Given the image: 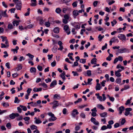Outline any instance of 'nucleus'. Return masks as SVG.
<instances>
[{
	"instance_id": "nucleus-1",
	"label": "nucleus",
	"mask_w": 133,
	"mask_h": 133,
	"mask_svg": "<svg viewBox=\"0 0 133 133\" xmlns=\"http://www.w3.org/2000/svg\"><path fill=\"white\" fill-rule=\"evenodd\" d=\"M50 105H52V104H53L52 108L54 109H55L59 105H61V104L58 103V101H54L50 103Z\"/></svg>"
},
{
	"instance_id": "nucleus-2",
	"label": "nucleus",
	"mask_w": 133,
	"mask_h": 133,
	"mask_svg": "<svg viewBox=\"0 0 133 133\" xmlns=\"http://www.w3.org/2000/svg\"><path fill=\"white\" fill-rule=\"evenodd\" d=\"M16 8L17 10H21L22 8V3L21 1L20 0L18 2L15 3Z\"/></svg>"
},
{
	"instance_id": "nucleus-3",
	"label": "nucleus",
	"mask_w": 133,
	"mask_h": 133,
	"mask_svg": "<svg viewBox=\"0 0 133 133\" xmlns=\"http://www.w3.org/2000/svg\"><path fill=\"white\" fill-rule=\"evenodd\" d=\"M72 25L76 29H79L80 28V25L78 23L74 22L72 24Z\"/></svg>"
},
{
	"instance_id": "nucleus-4",
	"label": "nucleus",
	"mask_w": 133,
	"mask_h": 133,
	"mask_svg": "<svg viewBox=\"0 0 133 133\" xmlns=\"http://www.w3.org/2000/svg\"><path fill=\"white\" fill-rule=\"evenodd\" d=\"M91 121L92 122L96 125H98L99 124V123L96 120V119L94 118L91 117Z\"/></svg>"
},
{
	"instance_id": "nucleus-5",
	"label": "nucleus",
	"mask_w": 133,
	"mask_h": 133,
	"mask_svg": "<svg viewBox=\"0 0 133 133\" xmlns=\"http://www.w3.org/2000/svg\"><path fill=\"white\" fill-rule=\"evenodd\" d=\"M118 37L122 40L125 41L126 39V37L124 34H119L118 36Z\"/></svg>"
},
{
	"instance_id": "nucleus-6",
	"label": "nucleus",
	"mask_w": 133,
	"mask_h": 133,
	"mask_svg": "<svg viewBox=\"0 0 133 133\" xmlns=\"http://www.w3.org/2000/svg\"><path fill=\"white\" fill-rule=\"evenodd\" d=\"M79 114L78 112L77 111V110L76 109H74L72 111L71 113V115L72 116L74 117H75V115H78Z\"/></svg>"
},
{
	"instance_id": "nucleus-7",
	"label": "nucleus",
	"mask_w": 133,
	"mask_h": 133,
	"mask_svg": "<svg viewBox=\"0 0 133 133\" xmlns=\"http://www.w3.org/2000/svg\"><path fill=\"white\" fill-rule=\"evenodd\" d=\"M64 29L65 31L68 35H69L70 34V32L69 31V26L68 25H65L64 27Z\"/></svg>"
},
{
	"instance_id": "nucleus-8",
	"label": "nucleus",
	"mask_w": 133,
	"mask_h": 133,
	"mask_svg": "<svg viewBox=\"0 0 133 133\" xmlns=\"http://www.w3.org/2000/svg\"><path fill=\"white\" fill-rule=\"evenodd\" d=\"M127 49L126 48L121 49H119L117 51L118 53H122L124 52H125L127 51Z\"/></svg>"
},
{
	"instance_id": "nucleus-9",
	"label": "nucleus",
	"mask_w": 133,
	"mask_h": 133,
	"mask_svg": "<svg viewBox=\"0 0 133 133\" xmlns=\"http://www.w3.org/2000/svg\"><path fill=\"white\" fill-rule=\"evenodd\" d=\"M57 84V82L56 80H54L51 83L50 85V86L51 88H54L55 87V85Z\"/></svg>"
},
{
	"instance_id": "nucleus-10",
	"label": "nucleus",
	"mask_w": 133,
	"mask_h": 133,
	"mask_svg": "<svg viewBox=\"0 0 133 133\" xmlns=\"http://www.w3.org/2000/svg\"><path fill=\"white\" fill-rule=\"evenodd\" d=\"M72 14L74 18H75L76 17L79 15L78 10H74L72 12Z\"/></svg>"
},
{
	"instance_id": "nucleus-11",
	"label": "nucleus",
	"mask_w": 133,
	"mask_h": 133,
	"mask_svg": "<svg viewBox=\"0 0 133 133\" xmlns=\"http://www.w3.org/2000/svg\"><path fill=\"white\" fill-rule=\"evenodd\" d=\"M125 109L124 107L123 106H121L119 108L118 110L119 112V114H122V112Z\"/></svg>"
},
{
	"instance_id": "nucleus-12",
	"label": "nucleus",
	"mask_w": 133,
	"mask_h": 133,
	"mask_svg": "<svg viewBox=\"0 0 133 133\" xmlns=\"http://www.w3.org/2000/svg\"><path fill=\"white\" fill-rule=\"evenodd\" d=\"M32 3L30 5L31 6H35L36 5V0H31Z\"/></svg>"
},
{
	"instance_id": "nucleus-13",
	"label": "nucleus",
	"mask_w": 133,
	"mask_h": 133,
	"mask_svg": "<svg viewBox=\"0 0 133 133\" xmlns=\"http://www.w3.org/2000/svg\"><path fill=\"white\" fill-rule=\"evenodd\" d=\"M42 89V88H35L33 89V90L35 92H37L41 91Z\"/></svg>"
},
{
	"instance_id": "nucleus-14",
	"label": "nucleus",
	"mask_w": 133,
	"mask_h": 133,
	"mask_svg": "<svg viewBox=\"0 0 133 133\" xmlns=\"http://www.w3.org/2000/svg\"><path fill=\"white\" fill-rule=\"evenodd\" d=\"M7 10H6L4 11H2L1 14L4 17H8V16L6 14Z\"/></svg>"
},
{
	"instance_id": "nucleus-15",
	"label": "nucleus",
	"mask_w": 133,
	"mask_h": 133,
	"mask_svg": "<svg viewBox=\"0 0 133 133\" xmlns=\"http://www.w3.org/2000/svg\"><path fill=\"white\" fill-rule=\"evenodd\" d=\"M99 115L101 117H107V112H104L100 114Z\"/></svg>"
},
{
	"instance_id": "nucleus-16",
	"label": "nucleus",
	"mask_w": 133,
	"mask_h": 133,
	"mask_svg": "<svg viewBox=\"0 0 133 133\" xmlns=\"http://www.w3.org/2000/svg\"><path fill=\"white\" fill-rule=\"evenodd\" d=\"M97 108L101 109L102 110H104L105 109V108L103 105L101 104H98L97 105Z\"/></svg>"
},
{
	"instance_id": "nucleus-17",
	"label": "nucleus",
	"mask_w": 133,
	"mask_h": 133,
	"mask_svg": "<svg viewBox=\"0 0 133 133\" xmlns=\"http://www.w3.org/2000/svg\"><path fill=\"white\" fill-rule=\"evenodd\" d=\"M61 9L59 8H57L55 10L56 12L58 14H60L61 12Z\"/></svg>"
},
{
	"instance_id": "nucleus-18",
	"label": "nucleus",
	"mask_w": 133,
	"mask_h": 133,
	"mask_svg": "<svg viewBox=\"0 0 133 133\" xmlns=\"http://www.w3.org/2000/svg\"><path fill=\"white\" fill-rule=\"evenodd\" d=\"M54 33H58L59 32V29L58 27H56L54 29Z\"/></svg>"
},
{
	"instance_id": "nucleus-19",
	"label": "nucleus",
	"mask_w": 133,
	"mask_h": 133,
	"mask_svg": "<svg viewBox=\"0 0 133 133\" xmlns=\"http://www.w3.org/2000/svg\"><path fill=\"white\" fill-rule=\"evenodd\" d=\"M64 18L68 20H69V18H71L70 17V15L68 14H65L64 15Z\"/></svg>"
},
{
	"instance_id": "nucleus-20",
	"label": "nucleus",
	"mask_w": 133,
	"mask_h": 133,
	"mask_svg": "<svg viewBox=\"0 0 133 133\" xmlns=\"http://www.w3.org/2000/svg\"><path fill=\"white\" fill-rule=\"evenodd\" d=\"M97 62V59L94 58H93L91 61V63L92 64H95Z\"/></svg>"
},
{
	"instance_id": "nucleus-21",
	"label": "nucleus",
	"mask_w": 133,
	"mask_h": 133,
	"mask_svg": "<svg viewBox=\"0 0 133 133\" xmlns=\"http://www.w3.org/2000/svg\"><path fill=\"white\" fill-rule=\"evenodd\" d=\"M19 21L16 20L12 22L14 26H15V25H16V26H17L19 25Z\"/></svg>"
},
{
	"instance_id": "nucleus-22",
	"label": "nucleus",
	"mask_w": 133,
	"mask_h": 133,
	"mask_svg": "<svg viewBox=\"0 0 133 133\" xmlns=\"http://www.w3.org/2000/svg\"><path fill=\"white\" fill-rule=\"evenodd\" d=\"M111 40L113 42H119V41L115 37H114L111 38Z\"/></svg>"
},
{
	"instance_id": "nucleus-23",
	"label": "nucleus",
	"mask_w": 133,
	"mask_h": 133,
	"mask_svg": "<svg viewBox=\"0 0 133 133\" xmlns=\"http://www.w3.org/2000/svg\"><path fill=\"white\" fill-rule=\"evenodd\" d=\"M36 69L35 67H32L30 68V71L31 72H35L36 71Z\"/></svg>"
},
{
	"instance_id": "nucleus-24",
	"label": "nucleus",
	"mask_w": 133,
	"mask_h": 133,
	"mask_svg": "<svg viewBox=\"0 0 133 133\" xmlns=\"http://www.w3.org/2000/svg\"><path fill=\"white\" fill-rule=\"evenodd\" d=\"M101 89L100 84H97L96 87V90H99Z\"/></svg>"
},
{
	"instance_id": "nucleus-25",
	"label": "nucleus",
	"mask_w": 133,
	"mask_h": 133,
	"mask_svg": "<svg viewBox=\"0 0 133 133\" xmlns=\"http://www.w3.org/2000/svg\"><path fill=\"white\" fill-rule=\"evenodd\" d=\"M76 61L74 62V65L72 66V67H74L77 66L78 65V60L77 59L76 60Z\"/></svg>"
},
{
	"instance_id": "nucleus-26",
	"label": "nucleus",
	"mask_w": 133,
	"mask_h": 133,
	"mask_svg": "<svg viewBox=\"0 0 133 133\" xmlns=\"http://www.w3.org/2000/svg\"><path fill=\"white\" fill-rule=\"evenodd\" d=\"M9 117L11 119H13L15 117V113H12L10 114L9 115Z\"/></svg>"
},
{
	"instance_id": "nucleus-27",
	"label": "nucleus",
	"mask_w": 133,
	"mask_h": 133,
	"mask_svg": "<svg viewBox=\"0 0 133 133\" xmlns=\"http://www.w3.org/2000/svg\"><path fill=\"white\" fill-rule=\"evenodd\" d=\"M26 55L27 56H28L29 58H30L31 59V60H33V58L34 57V55H31V54L29 53L28 54H26Z\"/></svg>"
},
{
	"instance_id": "nucleus-28",
	"label": "nucleus",
	"mask_w": 133,
	"mask_h": 133,
	"mask_svg": "<svg viewBox=\"0 0 133 133\" xmlns=\"http://www.w3.org/2000/svg\"><path fill=\"white\" fill-rule=\"evenodd\" d=\"M2 105L4 107H6L9 106V103L8 102H3L2 103Z\"/></svg>"
},
{
	"instance_id": "nucleus-29",
	"label": "nucleus",
	"mask_w": 133,
	"mask_h": 133,
	"mask_svg": "<svg viewBox=\"0 0 133 133\" xmlns=\"http://www.w3.org/2000/svg\"><path fill=\"white\" fill-rule=\"evenodd\" d=\"M22 68V66L21 64H19L18 65V66L16 68V69L17 71L21 70Z\"/></svg>"
},
{
	"instance_id": "nucleus-30",
	"label": "nucleus",
	"mask_w": 133,
	"mask_h": 133,
	"mask_svg": "<svg viewBox=\"0 0 133 133\" xmlns=\"http://www.w3.org/2000/svg\"><path fill=\"white\" fill-rule=\"evenodd\" d=\"M54 98H57L58 99H59L61 98V97L59 95L56 94L55 95L54 97Z\"/></svg>"
},
{
	"instance_id": "nucleus-31",
	"label": "nucleus",
	"mask_w": 133,
	"mask_h": 133,
	"mask_svg": "<svg viewBox=\"0 0 133 133\" xmlns=\"http://www.w3.org/2000/svg\"><path fill=\"white\" fill-rule=\"evenodd\" d=\"M104 37V35L102 36L101 35V34L99 35L98 36V38H99V41H101L102 39H103Z\"/></svg>"
},
{
	"instance_id": "nucleus-32",
	"label": "nucleus",
	"mask_w": 133,
	"mask_h": 133,
	"mask_svg": "<svg viewBox=\"0 0 133 133\" xmlns=\"http://www.w3.org/2000/svg\"><path fill=\"white\" fill-rule=\"evenodd\" d=\"M30 128L32 130H33L34 129L37 130V127L34 125H33L31 126Z\"/></svg>"
},
{
	"instance_id": "nucleus-33",
	"label": "nucleus",
	"mask_w": 133,
	"mask_h": 133,
	"mask_svg": "<svg viewBox=\"0 0 133 133\" xmlns=\"http://www.w3.org/2000/svg\"><path fill=\"white\" fill-rule=\"evenodd\" d=\"M19 107L21 108H22V109L23 110L26 111L27 110V109L26 107L22 105H20Z\"/></svg>"
},
{
	"instance_id": "nucleus-34",
	"label": "nucleus",
	"mask_w": 133,
	"mask_h": 133,
	"mask_svg": "<svg viewBox=\"0 0 133 133\" xmlns=\"http://www.w3.org/2000/svg\"><path fill=\"white\" fill-rule=\"evenodd\" d=\"M36 123L37 124H39L41 123L42 122V121L40 120L39 119H36L35 121Z\"/></svg>"
},
{
	"instance_id": "nucleus-35",
	"label": "nucleus",
	"mask_w": 133,
	"mask_h": 133,
	"mask_svg": "<svg viewBox=\"0 0 133 133\" xmlns=\"http://www.w3.org/2000/svg\"><path fill=\"white\" fill-rule=\"evenodd\" d=\"M115 74L116 76L118 77H120L121 76V74L117 71H115Z\"/></svg>"
},
{
	"instance_id": "nucleus-36",
	"label": "nucleus",
	"mask_w": 133,
	"mask_h": 133,
	"mask_svg": "<svg viewBox=\"0 0 133 133\" xmlns=\"http://www.w3.org/2000/svg\"><path fill=\"white\" fill-rule=\"evenodd\" d=\"M6 127L9 129H11V126L10 123H7L6 125Z\"/></svg>"
},
{
	"instance_id": "nucleus-37",
	"label": "nucleus",
	"mask_w": 133,
	"mask_h": 133,
	"mask_svg": "<svg viewBox=\"0 0 133 133\" xmlns=\"http://www.w3.org/2000/svg\"><path fill=\"white\" fill-rule=\"evenodd\" d=\"M1 37L2 38V41L3 42H4L5 41L8 40L6 37H4L3 36H1Z\"/></svg>"
},
{
	"instance_id": "nucleus-38",
	"label": "nucleus",
	"mask_w": 133,
	"mask_h": 133,
	"mask_svg": "<svg viewBox=\"0 0 133 133\" xmlns=\"http://www.w3.org/2000/svg\"><path fill=\"white\" fill-rule=\"evenodd\" d=\"M86 59H81L80 60V62L84 64L86 62Z\"/></svg>"
},
{
	"instance_id": "nucleus-39",
	"label": "nucleus",
	"mask_w": 133,
	"mask_h": 133,
	"mask_svg": "<svg viewBox=\"0 0 133 133\" xmlns=\"http://www.w3.org/2000/svg\"><path fill=\"white\" fill-rule=\"evenodd\" d=\"M8 28L9 29H12L13 28L12 25V24H10V23H9Z\"/></svg>"
},
{
	"instance_id": "nucleus-40",
	"label": "nucleus",
	"mask_w": 133,
	"mask_h": 133,
	"mask_svg": "<svg viewBox=\"0 0 133 133\" xmlns=\"http://www.w3.org/2000/svg\"><path fill=\"white\" fill-rule=\"evenodd\" d=\"M45 25L47 27H49L50 26V24L49 22H45Z\"/></svg>"
},
{
	"instance_id": "nucleus-41",
	"label": "nucleus",
	"mask_w": 133,
	"mask_h": 133,
	"mask_svg": "<svg viewBox=\"0 0 133 133\" xmlns=\"http://www.w3.org/2000/svg\"><path fill=\"white\" fill-rule=\"evenodd\" d=\"M87 74L88 76H91V71L90 70H88L87 71Z\"/></svg>"
},
{
	"instance_id": "nucleus-42",
	"label": "nucleus",
	"mask_w": 133,
	"mask_h": 133,
	"mask_svg": "<svg viewBox=\"0 0 133 133\" xmlns=\"http://www.w3.org/2000/svg\"><path fill=\"white\" fill-rule=\"evenodd\" d=\"M55 47V48L54 47L52 49V52L54 53H55L57 51V46Z\"/></svg>"
},
{
	"instance_id": "nucleus-43",
	"label": "nucleus",
	"mask_w": 133,
	"mask_h": 133,
	"mask_svg": "<svg viewBox=\"0 0 133 133\" xmlns=\"http://www.w3.org/2000/svg\"><path fill=\"white\" fill-rule=\"evenodd\" d=\"M56 62L55 61H54L53 62H52L51 63V66L52 67H54L56 65Z\"/></svg>"
},
{
	"instance_id": "nucleus-44",
	"label": "nucleus",
	"mask_w": 133,
	"mask_h": 133,
	"mask_svg": "<svg viewBox=\"0 0 133 133\" xmlns=\"http://www.w3.org/2000/svg\"><path fill=\"white\" fill-rule=\"evenodd\" d=\"M67 112V111L66 109L65 108H64L62 111V112L63 114H66V112Z\"/></svg>"
},
{
	"instance_id": "nucleus-45",
	"label": "nucleus",
	"mask_w": 133,
	"mask_h": 133,
	"mask_svg": "<svg viewBox=\"0 0 133 133\" xmlns=\"http://www.w3.org/2000/svg\"><path fill=\"white\" fill-rule=\"evenodd\" d=\"M82 101V99L81 98H78V100L74 102V103L76 104L78 102H81Z\"/></svg>"
},
{
	"instance_id": "nucleus-46",
	"label": "nucleus",
	"mask_w": 133,
	"mask_h": 133,
	"mask_svg": "<svg viewBox=\"0 0 133 133\" xmlns=\"http://www.w3.org/2000/svg\"><path fill=\"white\" fill-rule=\"evenodd\" d=\"M72 73L73 74V75L74 76H78L79 75L77 73V72L73 71L72 72Z\"/></svg>"
},
{
	"instance_id": "nucleus-47",
	"label": "nucleus",
	"mask_w": 133,
	"mask_h": 133,
	"mask_svg": "<svg viewBox=\"0 0 133 133\" xmlns=\"http://www.w3.org/2000/svg\"><path fill=\"white\" fill-rule=\"evenodd\" d=\"M107 129V127L105 125H103L102 126L101 128V129L102 130H104Z\"/></svg>"
},
{
	"instance_id": "nucleus-48",
	"label": "nucleus",
	"mask_w": 133,
	"mask_h": 133,
	"mask_svg": "<svg viewBox=\"0 0 133 133\" xmlns=\"http://www.w3.org/2000/svg\"><path fill=\"white\" fill-rule=\"evenodd\" d=\"M4 53L5 54L3 56V57L4 58H6V57L8 56L9 55H8V54L7 53V51H4Z\"/></svg>"
},
{
	"instance_id": "nucleus-49",
	"label": "nucleus",
	"mask_w": 133,
	"mask_h": 133,
	"mask_svg": "<svg viewBox=\"0 0 133 133\" xmlns=\"http://www.w3.org/2000/svg\"><path fill=\"white\" fill-rule=\"evenodd\" d=\"M16 10L15 8H11L9 10V11L11 12V13H14V11Z\"/></svg>"
},
{
	"instance_id": "nucleus-50",
	"label": "nucleus",
	"mask_w": 133,
	"mask_h": 133,
	"mask_svg": "<svg viewBox=\"0 0 133 133\" xmlns=\"http://www.w3.org/2000/svg\"><path fill=\"white\" fill-rule=\"evenodd\" d=\"M107 43H106L105 44V45L104 46H102V50H104L105 49L107 48Z\"/></svg>"
},
{
	"instance_id": "nucleus-51",
	"label": "nucleus",
	"mask_w": 133,
	"mask_h": 133,
	"mask_svg": "<svg viewBox=\"0 0 133 133\" xmlns=\"http://www.w3.org/2000/svg\"><path fill=\"white\" fill-rule=\"evenodd\" d=\"M32 91V89L31 88H28L27 90V94L30 95V93L31 91Z\"/></svg>"
},
{
	"instance_id": "nucleus-52",
	"label": "nucleus",
	"mask_w": 133,
	"mask_h": 133,
	"mask_svg": "<svg viewBox=\"0 0 133 133\" xmlns=\"http://www.w3.org/2000/svg\"><path fill=\"white\" fill-rule=\"evenodd\" d=\"M121 79L120 78H118L116 80V82L118 84H119L121 82Z\"/></svg>"
},
{
	"instance_id": "nucleus-53",
	"label": "nucleus",
	"mask_w": 133,
	"mask_h": 133,
	"mask_svg": "<svg viewBox=\"0 0 133 133\" xmlns=\"http://www.w3.org/2000/svg\"><path fill=\"white\" fill-rule=\"evenodd\" d=\"M18 75L17 73H15L12 75V76L13 78H15L18 76Z\"/></svg>"
},
{
	"instance_id": "nucleus-54",
	"label": "nucleus",
	"mask_w": 133,
	"mask_h": 133,
	"mask_svg": "<svg viewBox=\"0 0 133 133\" xmlns=\"http://www.w3.org/2000/svg\"><path fill=\"white\" fill-rule=\"evenodd\" d=\"M80 128V127L78 125H77L75 128V130L76 131L79 130Z\"/></svg>"
},
{
	"instance_id": "nucleus-55",
	"label": "nucleus",
	"mask_w": 133,
	"mask_h": 133,
	"mask_svg": "<svg viewBox=\"0 0 133 133\" xmlns=\"http://www.w3.org/2000/svg\"><path fill=\"white\" fill-rule=\"evenodd\" d=\"M62 21H63V23L65 24H66L67 23H68V20L66 19H64V18L63 19Z\"/></svg>"
},
{
	"instance_id": "nucleus-56",
	"label": "nucleus",
	"mask_w": 133,
	"mask_h": 133,
	"mask_svg": "<svg viewBox=\"0 0 133 133\" xmlns=\"http://www.w3.org/2000/svg\"><path fill=\"white\" fill-rule=\"evenodd\" d=\"M98 2L97 1H95L94 2L93 5L94 7H96V6H97V4Z\"/></svg>"
},
{
	"instance_id": "nucleus-57",
	"label": "nucleus",
	"mask_w": 133,
	"mask_h": 133,
	"mask_svg": "<svg viewBox=\"0 0 133 133\" xmlns=\"http://www.w3.org/2000/svg\"><path fill=\"white\" fill-rule=\"evenodd\" d=\"M34 25L32 24H30L28 25L26 27L27 28L30 29L33 27Z\"/></svg>"
},
{
	"instance_id": "nucleus-58",
	"label": "nucleus",
	"mask_w": 133,
	"mask_h": 133,
	"mask_svg": "<svg viewBox=\"0 0 133 133\" xmlns=\"http://www.w3.org/2000/svg\"><path fill=\"white\" fill-rule=\"evenodd\" d=\"M37 69L39 71H42V67L40 65H38L37 66Z\"/></svg>"
},
{
	"instance_id": "nucleus-59",
	"label": "nucleus",
	"mask_w": 133,
	"mask_h": 133,
	"mask_svg": "<svg viewBox=\"0 0 133 133\" xmlns=\"http://www.w3.org/2000/svg\"><path fill=\"white\" fill-rule=\"evenodd\" d=\"M43 85L45 88H46L47 87V84L44 82L42 84H40V85Z\"/></svg>"
},
{
	"instance_id": "nucleus-60",
	"label": "nucleus",
	"mask_w": 133,
	"mask_h": 133,
	"mask_svg": "<svg viewBox=\"0 0 133 133\" xmlns=\"http://www.w3.org/2000/svg\"><path fill=\"white\" fill-rule=\"evenodd\" d=\"M108 63L106 62H104L102 64V65L103 66H105V67L107 66V65H108Z\"/></svg>"
},
{
	"instance_id": "nucleus-61",
	"label": "nucleus",
	"mask_w": 133,
	"mask_h": 133,
	"mask_svg": "<svg viewBox=\"0 0 133 133\" xmlns=\"http://www.w3.org/2000/svg\"><path fill=\"white\" fill-rule=\"evenodd\" d=\"M65 72L64 71L62 73L61 75H60V77H61V78L62 77H63L64 76H65Z\"/></svg>"
},
{
	"instance_id": "nucleus-62",
	"label": "nucleus",
	"mask_w": 133,
	"mask_h": 133,
	"mask_svg": "<svg viewBox=\"0 0 133 133\" xmlns=\"http://www.w3.org/2000/svg\"><path fill=\"white\" fill-rule=\"evenodd\" d=\"M119 126V124L118 123H116L114 125L115 128H117Z\"/></svg>"
},
{
	"instance_id": "nucleus-63",
	"label": "nucleus",
	"mask_w": 133,
	"mask_h": 133,
	"mask_svg": "<svg viewBox=\"0 0 133 133\" xmlns=\"http://www.w3.org/2000/svg\"><path fill=\"white\" fill-rule=\"evenodd\" d=\"M72 5L74 7H75L77 6V4L76 2H74L72 4Z\"/></svg>"
},
{
	"instance_id": "nucleus-64",
	"label": "nucleus",
	"mask_w": 133,
	"mask_h": 133,
	"mask_svg": "<svg viewBox=\"0 0 133 133\" xmlns=\"http://www.w3.org/2000/svg\"><path fill=\"white\" fill-rule=\"evenodd\" d=\"M53 56L52 54L50 55L49 54L48 55V59H51L52 58Z\"/></svg>"
}]
</instances>
